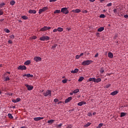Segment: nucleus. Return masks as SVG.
Wrapping results in <instances>:
<instances>
[{"instance_id": "1", "label": "nucleus", "mask_w": 128, "mask_h": 128, "mask_svg": "<svg viewBox=\"0 0 128 128\" xmlns=\"http://www.w3.org/2000/svg\"><path fill=\"white\" fill-rule=\"evenodd\" d=\"M92 60H86L85 61H84L82 63V66H88L90 64H92Z\"/></svg>"}, {"instance_id": "2", "label": "nucleus", "mask_w": 128, "mask_h": 128, "mask_svg": "<svg viewBox=\"0 0 128 128\" xmlns=\"http://www.w3.org/2000/svg\"><path fill=\"white\" fill-rule=\"evenodd\" d=\"M44 96H52V92L50 90L43 93Z\"/></svg>"}, {"instance_id": "3", "label": "nucleus", "mask_w": 128, "mask_h": 128, "mask_svg": "<svg viewBox=\"0 0 128 128\" xmlns=\"http://www.w3.org/2000/svg\"><path fill=\"white\" fill-rule=\"evenodd\" d=\"M61 12H63L64 14H68L69 12L66 8H61Z\"/></svg>"}, {"instance_id": "4", "label": "nucleus", "mask_w": 128, "mask_h": 128, "mask_svg": "<svg viewBox=\"0 0 128 128\" xmlns=\"http://www.w3.org/2000/svg\"><path fill=\"white\" fill-rule=\"evenodd\" d=\"M40 40H42V42H44V40H50V37L48 36H44L40 38Z\"/></svg>"}, {"instance_id": "5", "label": "nucleus", "mask_w": 128, "mask_h": 128, "mask_svg": "<svg viewBox=\"0 0 128 128\" xmlns=\"http://www.w3.org/2000/svg\"><path fill=\"white\" fill-rule=\"evenodd\" d=\"M50 28H52L50 27V26H45L43 28H42L41 29H40V31L41 32H46V30H50Z\"/></svg>"}, {"instance_id": "6", "label": "nucleus", "mask_w": 128, "mask_h": 128, "mask_svg": "<svg viewBox=\"0 0 128 128\" xmlns=\"http://www.w3.org/2000/svg\"><path fill=\"white\" fill-rule=\"evenodd\" d=\"M48 8V7L45 6V7L43 8H42L40 9L38 14H42V12H46V10H47Z\"/></svg>"}, {"instance_id": "7", "label": "nucleus", "mask_w": 128, "mask_h": 128, "mask_svg": "<svg viewBox=\"0 0 128 128\" xmlns=\"http://www.w3.org/2000/svg\"><path fill=\"white\" fill-rule=\"evenodd\" d=\"M25 86L27 88L28 90H34V86H32L26 84Z\"/></svg>"}, {"instance_id": "8", "label": "nucleus", "mask_w": 128, "mask_h": 128, "mask_svg": "<svg viewBox=\"0 0 128 128\" xmlns=\"http://www.w3.org/2000/svg\"><path fill=\"white\" fill-rule=\"evenodd\" d=\"M34 60L36 62H40V60H42V58L40 56H35L34 57Z\"/></svg>"}, {"instance_id": "9", "label": "nucleus", "mask_w": 128, "mask_h": 128, "mask_svg": "<svg viewBox=\"0 0 128 128\" xmlns=\"http://www.w3.org/2000/svg\"><path fill=\"white\" fill-rule=\"evenodd\" d=\"M18 69L24 70H26V66H20L18 67Z\"/></svg>"}, {"instance_id": "10", "label": "nucleus", "mask_w": 128, "mask_h": 128, "mask_svg": "<svg viewBox=\"0 0 128 128\" xmlns=\"http://www.w3.org/2000/svg\"><path fill=\"white\" fill-rule=\"evenodd\" d=\"M34 120H36V122H38V120H44L43 117H36L34 118Z\"/></svg>"}, {"instance_id": "11", "label": "nucleus", "mask_w": 128, "mask_h": 128, "mask_svg": "<svg viewBox=\"0 0 128 128\" xmlns=\"http://www.w3.org/2000/svg\"><path fill=\"white\" fill-rule=\"evenodd\" d=\"M86 104V102L82 101V102H79L78 104V106H82V104Z\"/></svg>"}, {"instance_id": "12", "label": "nucleus", "mask_w": 128, "mask_h": 128, "mask_svg": "<svg viewBox=\"0 0 128 128\" xmlns=\"http://www.w3.org/2000/svg\"><path fill=\"white\" fill-rule=\"evenodd\" d=\"M72 12H76V14H78L79 12H80L81 10L80 9H76L72 10Z\"/></svg>"}, {"instance_id": "13", "label": "nucleus", "mask_w": 128, "mask_h": 128, "mask_svg": "<svg viewBox=\"0 0 128 128\" xmlns=\"http://www.w3.org/2000/svg\"><path fill=\"white\" fill-rule=\"evenodd\" d=\"M72 100V97H68L67 99L65 100V103L68 104V102H70V100Z\"/></svg>"}, {"instance_id": "14", "label": "nucleus", "mask_w": 128, "mask_h": 128, "mask_svg": "<svg viewBox=\"0 0 128 128\" xmlns=\"http://www.w3.org/2000/svg\"><path fill=\"white\" fill-rule=\"evenodd\" d=\"M12 102H20V98H17L16 100L13 99L12 100Z\"/></svg>"}, {"instance_id": "15", "label": "nucleus", "mask_w": 128, "mask_h": 128, "mask_svg": "<svg viewBox=\"0 0 128 128\" xmlns=\"http://www.w3.org/2000/svg\"><path fill=\"white\" fill-rule=\"evenodd\" d=\"M102 82V79L100 78H98L96 79V78H94V82Z\"/></svg>"}, {"instance_id": "16", "label": "nucleus", "mask_w": 128, "mask_h": 128, "mask_svg": "<svg viewBox=\"0 0 128 128\" xmlns=\"http://www.w3.org/2000/svg\"><path fill=\"white\" fill-rule=\"evenodd\" d=\"M108 57L110 58H114V54L111 52H109L108 53Z\"/></svg>"}, {"instance_id": "17", "label": "nucleus", "mask_w": 128, "mask_h": 128, "mask_svg": "<svg viewBox=\"0 0 128 128\" xmlns=\"http://www.w3.org/2000/svg\"><path fill=\"white\" fill-rule=\"evenodd\" d=\"M118 94V92L117 90H115V91L111 92L110 94L111 96H116V95Z\"/></svg>"}, {"instance_id": "18", "label": "nucleus", "mask_w": 128, "mask_h": 128, "mask_svg": "<svg viewBox=\"0 0 128 128\" xmlns=\"http://www.w3.org/2000/svg\"><path fill=\"white\" fill-rule=\"evenodd\" d=\"M28 12L29 14H36V10H29L28 11Z\"/></svg>"}, {"instance_id": "19", "label": "nucleus", "mask_w": 128, "mask_h": 128, "mask_svg": "<svg viewBox=\"0 0 128 128\" xmlns=\"http://www.w3.org/2000/svg\"><path fill=\"white\" fill-rule=\"evenodd\" d=\"M104 27H100L98 29V32H102L104 30Z\"/></svg>"}, {"instance_id": "20", "label": "nucleus", "mask_w": 128, "mask_h": 128, "mask_svg": "<svg viewBox=\"0 0 128 128\" xmlns=\"http://www.w3.org/2000/svg\"><path fill=\"white\" fill-rule=\"evenodd\" d=\"M72 74H76V72H78V69L76 68L74 70L71 71Z\"/></svg>"}, {"instance_id": "21", "label": "nucleus", "mask_w": 128, "mask_h": 128, "mask_svg": "<svg viewBox=\"0 0 128 128\" xmlns=\"http://www.w3.org/2000/svg\"><path fill=\"white\" fill-rule=\"evenodd\" d=\"M30 64V60H28L24 63V64H25V66H28V64Z\"/></svg>"}, {"instance_id": "22", "label": "nucleus", "mask_w": 128, "mask_h": 128, "mask_svg": "<svg viewBox=\"0 0 128 128\" xmlns=\"http://www.w3.org/2000/svg\"><path fill=\"white\" fill-rule=\"evenodd\" d=\"M54 120H48V124H54Z\"/></svg>"}, {"instance_id": "23", "label": "nucleus", "mask_w": 128, "mask_h": 128, "mask_svg": "<svg viewBox=\"0 0 128 128\" xmlns=\"http://www.w3.org/2000/svg\"><path fill=\"white\" fill-rule=\"evenodd\" d=\"M60 10H56L54 12V14H60Z\"/></svg>"}, {"instance_id": "24", "label": "nucleus", "mask_w": 128, "mask_h": 128, "mask_svg": "<svg viewBox=\"0 0 128 128\" xmlns=\"http://www.w3.org/2000/svg\"><path fill=\"white\" fill-rule=\"evenodd\" d=\"M126 114V113L122 112L120 113V117L122 118V116H124Z\"/></svg>"}, {"instance_id": "25", "label": "nucleus", "mask_w": 128, "mask_h": 128, "mask_svg": "<svg viewBox=\"0 0 128 128\" xmlns=\"http://www.w3.org/2000/svg\"><path fill=\"white\" fill-rule=\"evenodd\" d=\"M80 92V90L78 89H76L73 91V94H78Z\"/></svg>"}, {"instance_id": "26", "label": "nucleus", "mask_w": 128, "mask_h": 128, "mask_svg": "<svg viewBox=\"0 0 128 128\" xmlns=\"http://www.w3.org/2000/svg\"><path fill=\"white\" fill-rule=\"evenodd\" d=\"M57 30H58V32H63L64 30V28H58Z\"/></svg>"}, {"instance_id": "27", "label": "nucleus", "mask_w": 128, "mask_h": 128, "mask_svg": "<svg viewBox=\"0 0 128 128\" xmlns=\"http://www.w3.org/2000/svg\"><path fill=\"white\" fill-rule=\"evenodd\" d=\"M26 78H34V75L30 74H27Z\"/></svg>"}, {"instance_id": "28", "label": "nucleus", "mask_w": 128, "mask_h": 128, "mask_svg": "<svg viewBox=\"0 0 128 128\" xmlns=\"http://www.w3.org/2000/svg\"><path fill=\"white\" fill-rule=\"evenodd\" d=\"M14 4H16V2H14V0H12L10 2V4H11V6L14 5Z\"/></svg>"}, {"instance_id": "29", "label": "nucleus", "mask_w": 128, "mask_h": 128, "mask_svg": "<svg viewBox=\"0 0 128 128\" xmlns=\"http://www.w3.org/2000/svg\"><path fill=\"white\" fill-rule=\"evenodd\" d=\"M90 124H92V123L88 122L86 125H84V128H88L90 126Z\"/></svg>"}, {"instance_id": "30", "label": "nucleus", "mask_w": 128, "mask_h": 128, "mask_svg": "<svg viewBox=\"0 0 128 128\" xmlns=\"http://www.w3.org/2000/svg\"><path fill=\"white\" fill-rule=\"evenodd\" d=\"M100 18H106V15H104V14H101L100 16Z\"/></svg>"}, {"instance_id": "31", "label": "nucleus", "mask_w": 128, "mask_h": 128, "mask_svg": "<svg viewBox=\"0 0 128 128\" xmlns=\"http://www.w3.org/2000/svg\"><path fill=\"white\" fill-rule=\"evenodd\" d=\"M102 126H104V124H102V123L100 124H98V126H96V128H102Z\"/></svg>"}, {"instance_id": "32", "label": "nucleus", "mask_w": 128, "mask_h": 128, "mask_svg": "<svg viewBox=\"0 0 128 128\" xmlns=\"http://www.w3.org/2000/svg\"><path fill=\"white\" fill-rule=\"evenodd\" d=\"M8 116L9 118H14V116H12V115L11 114H8Z\"/></svg>"}, {"instance_id": "33", "label": "nucleus", "mask_w": 128, "mask_h": 128, "mask_svg": "<svg viewBox=\"0 0 128 128\" xmlns=\"http://www.w3.org/2000/svg\"><path fill=\"white\" fill-rule=\"evenodd\" d=\"M92 81L94 82V78H90L88 79V82H92Z\"/></svg>"}, {"instance_id": "34", "label": "nucleus", "mask_w": 128, "mask_h": 128, "mask_svg": "<svg viewBox=\"0 0 128 128\" xmlns=\"http://www.w3.org/2000/svg\"><path fill=\"white\" fill-rule=\"evenodd\" d=\"M84 77L81 76L80 78L78 80V82H82V80H84Z\"/></svg>"}, {"instance_id": "35", "label": "nucleus", "mask_w": 128, "mask_h": 128, "mask_svg": "<svg viewBox=\"0 0 128 128\" xmlns=\"http://www.w3.org/2000/svg\"><path fill=\"white\" fill-rule=\"evenodd\" d=\"M62 124H57L56 126V128H62Z\"/></svg>"}, {"instance_id": "36", "label": "nucleus", "mask_w": 128, "mask_h": 128, "mask_svg": "<svg viewBox=\"0 0 128 128\" xmlns=\"http://www.w3.org/2000/svg\"><path fill=\"white\" fill-rule=\"evenodd\" d=\"M22 18L23 20H28V18L26 16H23Z\"/></svg>"}, {"instance_id": "37", "label": "nucleus", "mask_w": 128, "mask_h": 128, "mask_svg": "<svg viewBox=\"0 0 128 128\" xmlns=\"http://www.w3.org/2000/svg\"><path fill=\"white\" fill-rule=\"evenodd\" d=\"M113 12L115 14H118V9H114Z\"/></svg>"}, {"instance_id": "38", "label": "nucleus", "mask_w": 128, "mask_h": 128, "mask_svg": "<svg viewBox=\"0 0 128 128\" xmlns=\"http://www.w3.org/2000/svg\"><path fill=\"white\" fill-rule=\"evenodd\" d=\"M100 72L102 74L103 72H104V68H101Z\"/></svg>"}, {"instance_id": "39", "label": "nucleus", "mask_w": 128, "mask_h": 128, "mask_svg": "<svg viewBox=\"0 0 128 128\" xmlns=\"http://www.w3.org/2000/svg\"><path fill=\"white\" fill-rule=\"evenodd\" d=\"M4 6H6V4L4 3H2L0 4V8H2Z\"/></svg>"}, {"instance_id": "40", "label": "nucleus", "mask_w": 128, "mask_h": 128, "mask_svg": "<svg viewBox=\"0 0 128 128\" xmlns=\"http://www.w3.org/2000/svg\"><path fill=\"white\" fill-rule=\"evenodd\" d=\"M58 46V45L56 44H54L52 46V48L54 49V48H56V46Z\"/></svg>"}, {"instance_id": "41", "label": "nucleus", "mask_w": 128, "mask_h": 128, "mask_svg": "<svg viewBox=\"0 0 128 128\" xmlns=\"http://www.w3.org/2000/svg\"><path fill=\"white\" fill-rule=\"evenodd\" d=\"M4 14V12L2 11V10H0V16H2Z\"/></svg>"}, {"instance_id": "42", "label": "nucleus", "mask_w": 128, "mask_h": 128, "mask_svg": "<svg viewBox=\"0 0 128 128\" xmlns=\"http://www.w3.org/2000/svg\"><path fill=\"white\" fill-rule=\"evenodd\" d=\"M10 38L12 40H14V35H11V36H10Z\"/></svg>"}, {"instance_id": "43", "label": "nucleus", "mask_w": 128, "mask_h": 128, "mask_svg": "<svg viewBox=\"0 0 128 128\" xmlns=\"http://www.w3.org/2000/svg\"><path fill=\"white\" fill-rule=\"evenodd\" d=\"M111 84H108L107 85H106V88H110V86Z\"/></svg>"}, {"instance_id": "44", "label": "nucleus", "mask_w": 128, "mask_h": 128, "mask_svg": "<svg viewBox=\"0 0 128 128\" xmlns=\"http://www.w3.org/2000/svg\"><path fill=\"white\" fill-rule=\"evenodd\" d=\"M5 32L7 34H9V32H10V30L8 29H5Z\"/></svg>"}, {"instance_id": "45", "label": "nucleus", "mask_w": 128, "mask_h": 128, "mask_svg": "<svg viewBox=\"0 0 128 128\" xmlns=\"http://www.w3.org/2000/svg\"><path fill=\"white\" fill-rule=\"evenodd\" d=\"M112 6V3L110 2L108 4H107V6Z\"/></svg>"}, {"instance_id": "46", "label": "nucleus", "mask_w": 128, "mask_h": 128, "mask_svg": "<svg viewBox=\"0 0 128 128\" xmlns=\"http://www.w3.org/2000/svg\"><path fill=\"white\" fill-rule=\"evenodd\" d=\"M66 82H68V80H62V82H63V84H66Z\"/></svg>"}, {"instance_id": "47", "label": "nucleus", "mask_w": 128, "mask_h": 128, "mask_svg": "<svg viewBox=\"0 0 128 128\" xmlns=\"http://www.w3.org/2000/svg\"><path fill=\"white\" fill-rule=\"evenodd\" d=\"M8 80H10V77L8 76L6 77L5 79V82H8Z\"/></svg>"}, {"instance_id": "48", "label": "nucleus", "mask_w": 128, "mask_h": 128, "mask_svg": "<svg viewBox=\"0 0 128 128\" xmlns=\"http://www.w3.org/2000/svg\"><path fill=\"white\" fill-rule=\"evenodd\" d=\"M6 94L7 96H12V93H10V92L6 93Z\"/></svg>"}, {"instance_id": "49", "label": "nucleus", "mask_w": 128, "mask_h": 128, "mask_svg": "<svg viewBox=\"0 0 128 128\" xmlns=\"http://www.w3.org/2000/svg\"><path fill=\"white\" fill-rule=\"evenodd\" d=\"M8 43L12 44V41L10 40H9L8 41Z\"/></svg>"}, {"instance_id": "50", "label": "nucleus", "mask_w": 128, "mask_h": 128, "mask_svg": "<svg viewBox=\"0 0 128 128\" xmlns=\"http://www.w3.org/2000/svg\"><path fill=\"white\" fill-rule=\"evenodd\" d=\"M82 12H83L84 14H87L88 10H84L82 11Z\"/></svg>"}, {"instance_id": "51", "label": "nucleus", "mask_w": 128, "mask_h": 128, "mask_svg": "<svg viewBox=\"0 0 128 128\" xmlns=\"http://www.w3.org/2000/svg\"><path fill=\"white\" fill-rule=\"evenodd\" d=\"M54 102H58V100L57 98H55L54 100Z\"/></svg>"}, {"instance_id": "52", "label": "nucleus", "mask_w": 128, "mask_h": 128, "mask_svg": "<svg viewBox=\"0 0 128 128\" xmlns=\"http://www.w3.org/2000/svg\"><path fill=\"white\" fill-rule=\"evenodd\" d=\"M36 36H34L32 37V40H36Z\"/></svg>"}, {"instance_id": "53", "label": "nucleus", "mask_w": 128, "mask_h": 128, "mask_svg": "<svg viewBox=\"0 0 128 128\" xmlns=\"http://www.w3.org/2000/svg\"><path fill=\"white\" fill-rule=\"evenodd\" d=\"M80 58V55H76V58Z\"/></svg>"}, {"instance_id": "54", "label": "nucleus", "mask_w": 128, "mask_h": 128, "mask_svg": "<svg viewBox=\"0 0 128 128\" xmlns=\"http://www.w3.org/2000/svg\"><path fill=\"white\" fill-rule=\"evenodd\" d=\"M124 18H128V14L124 15Z\"/></svg>"}, {"instance_id": "55", "label": "nucleus", "mask_w": 128, "mask_h": 128, "mask_svg": "<svg viewBox=\"0 0 128 128\" xmlns=\"http://www.w3.org/2000/svg\"><path fill=\"white\" fill-rule=\"evenodd\" d=\"M57 31H58V29H54L53 30V32H56Z\"/></svg>"}, {"instance_id": "56", "label": "nucleus", "mask_w": 128, "mask_h": 128, "mask_svg": "<svg viewBox=\"0 0 128 128\" xmlns=\"http://www.w3.org/2000/svg\"><path fill=\"white\" fill-rule=\"evenodd\" d=\"M92 116V113L88 114V116Z\"/></svg>"}, {"instance_id": "57", "label": "nucleus", "mask_w": 128, "mask_h": 128, "mask_svg": "<svg viewBox=\"0 0 128 128\" xmlns=\"http://www.w3.org/2000/svg\"><path fill=\"white\" fill-rule=\"evenodd\" d=\"M57 0H50V2H56Z\"/></svg>"}, {"instance_id": "58", "label": "nucleus", "mask_w": 128, "mask_h": 128, "mask_svg": "<svg viewBox=\"0 0 128 128\" xmlns=\"http://www.w3.org/2000/svg\"><path fill=\"white\" fill-rule=\"evenodd\" d=\"M98 53H96V54L94 56L95 58H98Z\"/></svg>"}, {"instance_id": "59", "label": "nucleus", "mask_w": 128, "mask_h": 128, "mask_svg": "<svg viewBox=\"0 0 128 128\" xmlns=\"http://www.w3.org/2000/svg\"><path fill=\"white\" fill-rule=\"evenodd\" d=\"M79 56H84V53H81Z\"/></svg>"}, {"instance_id": "60", "label": "nucleus", "mask_w": 128, "mask_h": 128, "mask_svg": "<svg viewBox=\"0 0 128 128\" xmlns=\"http://www.w3.org/2000/svg\"><path fill=\"white\" fill-rule=\"evenodd\" d=\"M89 0L92 2H94L96 0Z\"/></svg>"}, {"instance_id": "61", "label": "nucleus", "mask_w": 128, "mask_h": 128, "mask_svg": "<svg viewBox=\"0 0 128 128\" xmlns=\"http://www.w3.org/2000/svg\"><path fill=\"white\" fill-rule=\"evenodd\" d=\"M3 20H4V19H1V20H0V22H3Z\"/></svg>"}, {"instance_id": "62", "label": "nucleus", "mask_w": 128, "mask_h": 128, "mask_svg": "<svg viewBox=\"0 0 128 128\" xmlns=\"http://www.w3.org/2000/svg\"><path fill=\"white\" fill-rule=\"evenodd\" d=\"M66 30H70V28H66Z\"/></svg>"}, {"instance_id": "63", "label": "nucleus", "mask_w": 128, "mask_h": 128, "mask_svg": "<svg viewBox=\"0 0 128 128\" xmlns=\"http://www.w3.org/2000/svg\"><path fill=\"white\" fill-rule=\"evenodd\" d=\"M26 74H24V75H23V76H26Z\"/></svg>"}, {"instance_id": "64", "label": "nucleus", "mask_w": 128, "mask_h": 128, "mask_svg": "<svg viewBox=\"0 0 128 128\" xmlns=\"http://www.w3.org/2000/svg\"><path fill=\"white\" fill-rule=\"evenodd\" d=\"M20 128H26L24 127V126H22V127H21Z\"/></svg>"}]
</instances>
